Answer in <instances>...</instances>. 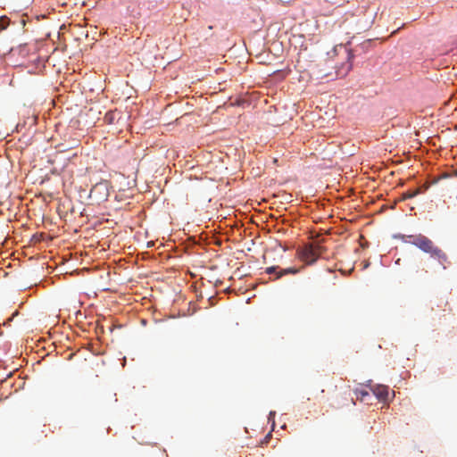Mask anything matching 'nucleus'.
I'll list each match as a JSON object with an SVG mask.
<instances>
[{
    "label": "nucleus",
    "instance_id": "nucleus-4",
    "mask_svg": "<svg viewBox=\"0 0 457 457\" xmlns=\"http://www.w3.org/2000/svg\"><path fill=\"white\" fill-rule=\"evenodd\" d=\"M371 390L379 401L386 402L388 399L389 389L386 386L377 385Z\"/></svg>",
    "mask_w": 457,
    "mask_h": 457
},
{
    "label": "nucleus",
    "instance_id": "nucleus-8",
    "mask_svg": "<svg viewBox=\"0 0 457 457\" xmlns=\"http://www.w3.org/2000/svg\"><path fill=\"white\" fill-rule=\"evenodd\" d=\"M354 394L356 395V399L361 402H365L367 400V397L370 396V393L363 388H356L354 390Z\"/></svg>",
    "mask_w": 457,
    "mask_h": 457
},
{
    "label": "nucleus",
    "instance_id": "nucleus-2",
    "mask_svg": "<svg viewBox=\"0 0 457 457\" xmlns=\"http://www.w3.org/2000/svg\"><path fill=\"white\" fill-rule=\"evenodd\" d=\"M324 248L319 245H305L300 252V258L306 264H313L323 253Z\"/></svg>",
    "mask_w": 457,
    "mask_h": 457
},
{
    "label": "nucleus",
    "instance_id": "nucleus-9",
    "mask_svg": "<svg viewBox=\"0 0 457 457\" xmlns=\"http://www.w3.org/2000/svg\"><path fill=\"white\" fill-rule=\"evenodd\" d=\"M10 24V19L4 15L0 17V31L5 29Z\"/></svg>",
    "mask_w": 457,
    "mask_h": 457
},
{
    "label": "nucleus",
    "instance_id": "nucleus-3",
    "mask_svg": "<svg viewBox=\"0 0 457 457\" xmlns=\"http://www.w3.org/2000/svg\"><path fill=\"white\" fill-rule=\"evenodd\" d=\"M104 120L108 125H115L118 132L122 130L126 123L123 113L118 110L109 111L105 113Z\"/></svg>",
    "mask_w": 457,
    "mask_h": 457
},
{
    "label": "nucleus",
    "instance_id": "nucleus-11",
    "mask_svg": "<svg viewBox=\"0 0 457 457\" xmlns=\"http://www.w3.org/2000/svg\"><path fill=\"white\" fill-rule=\"evenodd\" d=\"M451 177V174L450 173H447V172H444L442 173L440 176H438L436 179H434L433 181H432V184H436L437 183L439 180L443 179H447V178H450Z\"/></svg>",
    "mask_w": 457,
    "mask_h": 457
},
{
    "label": "nucleus",
    "instance_id": "nucleus-1",
    "mask_svg": "<svg viewBox=\"0 0 457 457\" xmlns=\"http://www.w3.org/2000/svg\"><path fill=\"white\" fill-rule=\"evenodd\" d=\"M403 240L404 243L413 245L422 252L428 253L431 258L437 260L444 270L450 266L451 262L447 254L428 237L422 234L404 235Z\"/></svg>",
    "mask_w": 457,
    "mask_h": 457
},
{
    "label": "nucleus",
    "instance_id": "nucleus-10",
    "mask_svg": "<svg viewBox=\"0 0 457 457\" xmlns=\"http://www.w3.org/2000/svg\"><path fill=\"white\" fill-rule=\"evenodd\" d=\"M107 190V187H106V184L105 183H99V184H96L92 189H91V193H95L96 191H100V190Z\"/></svg>",
    "mask_w": 457,
    "mask_h": 457
},
{
    "label": "nucleus",
    "instance_id": "nucleus-7",
    "mask_svg": "<svg viewBox=\"0 0 457 457\" xmlns=\"http://www.w3.org/2000/svg\"><path fill=\"white\" fill-rule=\"evenodd\" d=\"M423 187H424L423 189L421 187H419L414 190H408V191L404 192L402 195V200L410 199V198H412V197L418 195L419 194L427 190L428 188V186L425 185Z\"/></svg>",
    "mask_w": 457,
    "mask_h": 457
},
{
    "label": "nucleus",
    "instance_id": "nucleus-6",
    "mask_svg": "<svg viewBox=\"0 0 457 457\" xmlns=\"http://www.w3.org/2000/svg\"><path fill=\"white\" fill-rule=\"evenodd\" d=\"M351 58L352 56L350 54L347 55V60L345 62H344L341 67H339L337 71V77L339 78H344L345 77L349 71L352 70L353 68V64L351 62Z\"/></svg>",
    "mask_w": 457,
    "mask_h": 457
},
{
    "label": "nucleus",
    "instance_id": "nucleus-12",
    "mask_svg": "<svg viewBox=\"0 0 457 457\" xmlns=\"http://www.w3.org/2000/svg\"><path fill=\"white\" fill-rule=\"evenodd\" d=\"M453 175L457 177V170H454Z\"/></svg>",
    "mask_w": 457,
    "mask_h": 457
},
{
    "label": "nucleus",
    "instance_id": "nucleus-5",
    "mask_svg": "<svg viewBox=\"0 0 457 457\" xmlns=\"http://www.w3.org/2000/svg\"><path fill=\"white\" fill-rule=\"evenodd\" d=\"M278 267L272 266L266 269V272L268 274H276V278H279L284 275L287 274H295L298 270L293 268L288 269H281L278 271L277 270Z\"/></svg>",
    "mask_w": 457,
    "mask_h": 457
}]
</instances>
